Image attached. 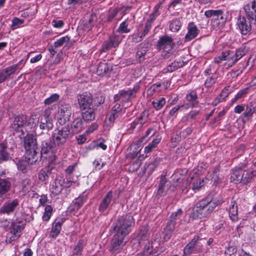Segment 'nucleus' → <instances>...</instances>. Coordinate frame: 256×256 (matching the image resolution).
<instances>
[{
	"mask_svg": "<svg viewBox=\"0 0 256 256\" xmlns=\"http://www.w3.org/2000/svg\"><path fill=\"white\" fill-rule=\"evenodd\" d=\"M60 96L57 94H52L49 98H47L44 100L45 104L48 105L52 103L56 102L59 99Z\"/></svg>",
	"mask_w": 256,
	"mask_h": 256,
	"instance_id": "51",
	"label": "nucleus"
},
{
	"mask_svg": "<svg viewBox=\"0 0 256 256\" xmlns=\"http://www.w3.org/2000/svg\"><path fill=\"white\" fill-rule=\"evenodd\" d=\"M32 134L28 132L24 140V146L26 150L24 158L19 160L16 164L18 170L24 174L31 170L32 168Z\"/></svg>",
	"mask_w": 256,
	"mask_h": 256,
	"instance_id": "3",
	"label": "nucleus"
},
{
	"mask_svg": "<svg viewBox=\"0 0 256 256\" xmlns=\"http://www.w3.org/2000/svg\"><path fill=\"white\" fill-rule=\"evenodd\" d=\"M50 170L48 167L42 168L38 174V178L42 181H44L48 178L50 174Z\"/></svg>",
	"mask_w": 256,
	"mask_h": 256,
	"instance_id": "40",
	"label": "nucleus"
},
{
	"mask_svg": "<svg viewBox=\"0 0 256 256\" xmlns=\"http://www.w3.org/2000/svg\"><path fill=\"white\" fill-rule=\"evenodd\" d=\"M160 86H161V84H158V83L154 84H152L148 88V92H158L159 90H158V88Z\"/></svg>",
	"mask_w": 256,
	"mask_h": 256,
	"instance_id": "64",
	"label": "nucleus"
},
{
	"mask_svg": "<svg viewBox=\"0 0 256 256\" xmlns=\"http://www.w3.org/2000/svg\"><path fill=\"white\" fill-rule=\"evenodd\" d=\"M10 184L6 179L0 178V194L6 193L10 188Z\"/></svg>",
	"mask_w": 256,
	"mask_h": 256,
	"instance_id": "36",
	"label": "nucleus"
},
{
	"mask_svg": "<svg viewBox=\"0 0 256 256\" xmlns=\"http://www.w3.org/2000/svg\"><path fill=\"white\" fill-rule=\"evenodd\" d=\"M244 9L248 19L254 21L256 25V0H253L250 4L244 5Z\"/></svg>",
	"mask_w": 256,
	"mask_h": 256,
	"instance_id": "16",
	"label": "nucleus"
},
{
	"mask_svg": "<svg viewBox=\"0 0 256 256\" xmlns=\"http://www.w3.org/2000/svg\"><path fill=\"white\" fill-rule=\"evenodd\" d=\"M169 182L164 176H162L158 190V194L160 196H164L168 189Z\"/></svg>",
	"mask_w": 256,
	"mask_h": 256,
	"instance_id": "26",
	"label": "nucleus"
},
{
	"mask_svg": "<svg viewBox=\"0 0 256 256\" xmlns=\"http://www.w3.org/2000/svg\"><path fill=\"white\" fill-rule=\"evenodd\" d=\"M108 70V66L106 63L100 62L97 68L96 72L98 75H103Z\"/></svg>",
	"mask_w": 256,
	"mask_h": 256,
	"instance_id": "47",
	"label": "nucleus"
},
{
	"mask_svg": "<svg viewBox=\"0 0 256 256\" xmlns=\"http://www.w3.org/2000/svg\"><path fill=\"white\" fill-rule=\"evenodd\" d=\"M132 42L134 43H137L142 40L144 37L142 34H140L138 33L134 34L132 36Z\"/></svg>",
	"mask_w": 256,
	"mask_h": 256,
	"instance_id": "57",
	"label": "nucleus"
},
{
	"mask_svg": "<svg viewBox=\"0 0 256 256\" xmlns=\"http://www.w3.org/2000/svg\"><path fill=\"white\" fill-rule=\"evenodd\" d=\"M78 101L80 110L93 108V98L90 93L86 92L78 95Z\"/></svg>",
	"mask_w": 256,
	"mask_h": 256,
	"instance_id": "11",
	"label": "nucleus"
},
{
	"mask_svg": "<svg viewBox=\"0 0 256 256\" xmlns=\"http://www.w3.org/2000/svg\"><path fill=\"white\" fill-rule=\"evenodd\" d=\"M122 36L120 34H114L110 36L108 39L105 41L102 44L103 51L116 48L118 46L122 39Z\"/></svg>",
	"mask_w": 256,
	"mask_h": 256,
	"instance_id": "12",
	"label": "nucleus"
},
{
	"mask_svg": "<svg viewBox=\"0 0 256 256\" xmlns=\"http://www.w3.org/2000/svg\"><path fill=\"white\" fill-rule=\"evenodd\" d=\"M26 122V116H18L14 118L13 123L11 124V128L16 132L21 131L22 134H24V130L28 132L25 126Z\"/></svg>",
	"mask_w": 256,
	"mask_h": 256,
	"instance_id": "13",
	"label": "nucleus"
},
{
	"mask_svg": "<svg viewBox=\"0 0 256 256\" xmlns=\"http://www.w3.org/2000/svg\"><path fill=\"white\" fill-rule=\"evenodd\" d=\"M31 180L30 178L24 179L22 183L24 190H31L32 186H30Z\"/></svg>",
	"mask_w": 256,
	"mask_h": 256,
	"instance_id": "54",
	"label": "nucleus"
},
{
	"mask_svg": "<svg viewBox=\"0 0 256 256\" xmlns=\"http://www.w3.org/2000/svg\"><path fill=\"white\" fill-rule=\"evenodd\" d=\"M174 46L172 38L167 35L160 37L157 44L158 48L163 50L162 56L164 58H168L172 54Z\"/></svg>",
	"mask_w": 256,
	"mask_h": 256,
	"instance_id": "7",
	"label": "nucleus"
},
{
	"mask_svg": "<svg viewBox=\"0 0 256 256\" xmlns=\"http://www.w3.org/2000/svg\"><path fill=\"white\" fill-rule=\"evenodd\" d=\"M238 206L236 202H232L231 206L230 208L229 215L231 220L234 222H236L238 220Z\"/></svg>",
	"mask_w": 256,
	"mask_h": 256,
	"instance_id": "30",
	"label": "nucleus"
},
{
	"mask_svg": "<svg viewBox=\"0 0 256 256\" xmlns=\"http://www.w3.org/2000/svg\"><path fill=\"white\" fill-rule=\"evenodd\" d=\"M237 251L235 246H228L224 252V256H234Z\"/></svg>",
	"mask_w": 256,
	"mask_h": 256,
	"instance_id": "48",
	"label": "nucleus"
},
{
	"mask_svg": "<svg viewBox=\"0 0 256 256\" xmlns=\"http://www.w3.org/2000/svg\"><path fill=\"white\" fill-rule=\"evenodd\" d=\"M83 120L86 122H90L95 118L96 114L93 108H88L85 110H80Z\"/></svg>",
	"mask_w": 256,
	"mask_h": 256,
	"instance_id": "29",
	"label": "nucleus"
},
{
	"mask_svg": "<svg viewBox=\"0 0 256 256\" xmlns=\"http://www.w3.org/2000/svg\"><path fill=\"white\" fill-rule=\"evenodd\" d=\"M220 56L224 60L232 61V62L233 60V57H232L230 53L228 51L223 52Z\"/></svg>",
	"mask_w": 256,
	"mask_h": 256,
	"instance_id": "55",
	"label": "nucleus"
},
{
	"mask_svg": "<svg viewBox=\"0 0 256 256\" xmlns=\"http://www.w3.org/2000/svg\"><path fill=\"white\" fill-rule=\"evenodd\" d=\"M199 236H196L185 246L184 250V254H190L192 252L194 246L198 244V241L200 240Z\"/></svg>",
	"mask_w": 256,
	"mask_h": 256,
	"instance_id": "28",
	"label": "nucleus"
},
{
	"mask_svg": "<svg viewBox=\"0 0 256 256\" xmlns=\"http://www.w3.org/2000/svg\"><path fill=\"white\" fill-rule=\"evenodd\" d=\"M242 72V70L238 69L237 70H232L230 72L231 77L235 78L238 77L240 74Z\"/></svg>",
	"mask_w": 256,
	"mask_h": 256,
	"instance_id": "63",
	"label": "nucleus"
},
{
	"mask_svg": "<svg viewBox=\"0 0 256 256\" xmlns=\"http://www.w3.org/2000/svg\"><path fill=\"white\" fill-rule=\"evenodd\" d=\"M248 22L244 16H240L237 20L236 24L241 34L243 35L247 34L252 29L251 24L254 21Z\"/></svg>",
	"mask_w": 256,
	"mask_h": 256,
	"instance_id": "14",
	"label": "nucleus"
},
{
	"mask_svg": "<svg viewBox=\"0 0 256 256\" xmlns=\"http://www.w3.org/2000/svg\"><path fill=\"white\" fill-rule=\"evenodd\" d=\"M52 212V208L50 205H47L44 208V212L42 218L44 221L48 222L50 218Z\"/></svg>",
	"mask_w": 256,
	"mask_h": 256,
	"instance_id": "46",
	"label": "nucleus"
},
{
	"mask_svg": "<svg viewBox=\"0 0 256 256\" xmlns=\"http://www.w3.org/2000/svg\"><path fill=\"white\" fill-rule=\"evenodd\" d=\"M186 99L187 101L191 102L190 106L192 107L196 106L198 104V101L197 100L198 96L196 92L194 90L192 91L188 94L186 96Z\"/></svg>",
	"mask_w": 256,
	"mask_h": 256,
	"instance_id": "34",
	"label": "nucleus"
},
{
	"mask_svg": "<svg viewBox=\"0 0 256 256\" xmlns=\"http://www.w3.org/2000/svg\"><path fill=\"white\" fill-rule=\"evenodd\" d=\"M248 90V88H247L240 90L239 92L236 95V99L239 100L244 96L246 94H247Z\"/></svg>",
	"mask_w": 256,
	"mask_h": 256,
	"instance_id": "61",
	"label": "nucleus"
},
{
	"mask_svg": "<svg viewBox=\"0 0 256 256\" xmlns=\"http://www.w3.org/2000/svg\"><path fill=\"white\" fill-rule=\"evenodd\" d=\"M148 51V48L144 46H140L138 48L136 52V58L140 62H141L144 60V56L146 54Z\"/></svg>",
	"mask_w": 256,
	"mask_h": 256,
	"instance_id": "45",
	"label": "nucleus"
},
{
	"mask_svg": "<svg viewBox=\"0 0 256 256\" xmlns=\"http://www.w3.org/2000/svg\"><path fill=\"white\" fill-rule=\"evenodd\" d=\"M255 110L256 106L254 104H253L252 102H250L246 104L245 112L243 114L245 117L249 118L252 116Z\"/></svg>",
	"mask_w": 256,
	"mask_h": 256,
	"instance_id": "38",
	"label": "nucleus"
},
{
	"mask_svg": "<svg viewBox=\"0 0 256 256\" xmlns=\"http://www.w3.org/2000/svg\"><path fill=\"white\" fill-rule=\"evenodd\" d=\"M74 132H78L83 128L82 121L80 118H76L73 121L71 126Z\"/></svg>",
	"mask_w": 256,
	"mask_h": 256,
	"instance_id": "33",
	"label": "nucleus"
},
{
	"mask_svg": "<svg viewBox=\"0 0 256 256\" xmlns=\"http://www.w3.org/2000/svg\"><path fill=\"white\" fill-rule=\"evenodd\" d=\"M96 21V16L88 14L84 18L82 22V26L84 31H89L94 25Z\"/></svg>",
	"mask_w": 256,
	"mask_h": 256,
	"instance_id": "24",
	"label": "nucleus"
},
{
	"mask_svg": "<svg viewBox=\"0 0 256 256\" xmlns=\"http://www.w3.org/2000/svg\"><path fill=\"white\" fill-rule=\"evenodd\" d=\"M118 195L116 192H113L112 190L109 191L104 197L100 202L98 210L100 212H104L110 206L113 205L116 202Z\"/></svg>",
	"mask_w": 256,
	"mask_h": 256,
	"instance_id": "10",
	"label": "nucleus"
},
{
	"mask_svg": "<svg viewBox=\"0 0 256 256\" xmlns=\"http://www.w3.org/2000/svg\"><path fill=\"white\" fill-rule=\"evenodd\" d=\"M247 50L245 47H241L238 48L233 57V60L232 62V66L238 60H240L242 56H244L246 53Z\"/></svg>",
	"mask_w": 256,
	"mask_h": 256,
	"instance_id": "31",
	"label": "nucleus"
},
{
	"mask_svg": "<svg viewBox=\"0 0 256 256\" xmlns=\"http://www.w3.org/2000/svg\"><path fill=\"white\" fill-rule=\"evenodd\" d=\"M52 25L56 28H61L64 26V23L62 20H54L52 22Z\"/></svg>",
	"mask_w": 256,
	"mask_h": 256,
	"instance_id": "62",
	"label": "nucleus"
},
{
	"mask_svg": "<svg viewBox=\"0 0 256 256\" xmlns=\"http://www.w3.org/2000/svg\"><path fill=\"white\" fill-rule=\"evenodd\" d=\"M58 114L61 118L60 120H64V122L70 120L72 115V110L69 104H62L58 108Z\"/></svg>",
	"mask_w": 256,
	"mask_h": 256,
	"instance_id": "18",
	"label": "nucleus"
},
{
	"mask_svg": "<svg viewBox=\"0 0 256 256\" xmlns=\"http://www.w3.org/2000/svg\"><path fill=\"white\" fill-rule=\"evenodd\" d=\"M18 204V200L17 199L9 200L0 208V212L2 214H9L15 210Z\"/></svg>",
	"mask_w": 256,
	"mask_h": 256,
	"instance_id": "17",
	"label": "nucleus"
},
{
	"mask_svg": "<svg viewBox=\"0 0 256 256\" xmlns=\"http://www.w3.org/2000/svg\"><path fill=\"white\" fill-rule=\"evenodd\" d=\"M122 108L120 104H116L112 108L110 112L108 120L111 122H114V120L122 114Z\"/></svg>",
	"mask_w": 256,
	"mask_h": 256,
	"instance_id": "25",
	"label": "nucleus"
},
{
	"mask_svg": "<svg viewBox=\"0 0 256 256\" xmlns=\"http://www.w3.org/2000/svg\"><path fill=\"white\" fill-rule=\"evenodd\" d=\"M134 222L132 216L126 214L119 216L114 222L112 228L116 234L126 236L131 232V227Z\"/></svg>",
	"mask_w": 256,
	"mask_h": 256,
	"instance_id": "4",
	"label": "nucleus"
},
{
	"mask_svg": "<svg viewBox=\"0 0 256 256\" xmlns=\"http://www.w3.org/2000/svg\"><path fill=\"white\" fill-rule=\"evenodd\" d=\"M200 30L193 22L189 23L188 32L184 38V42H188L194 38L199 34Z\"/></svg>",
	"mask_w": 256,
	"mask_h": 256,
	"instance_id": "21",
	"label": "nucleus"
},
{
	"mask_svg": "<svg viewBox=\"0 0 256 256\" xmlns=\"http://www.w3.org/2000/svg\"><path fill=\"white\" fill-rule=\"evenodd\" d=\"M23 228V226L19 224L14 222H11L8 226L6 230L8 233L6 239V243L11 244L18 239L22 234V230Z\"/></svg>",
	"mask_w": 256,
	"mask_h": 256,
	"instance_id": "8",
	"label": "nucleus"
},
{
	"mask_svg": "<svg viewBox=\"0 0 256 256\" xmlns=\"http://www.w3.org/2000/svg\"><path fill=\"white\" fill-rule=\"evenodd\" d=\"M166 104V100L164 98H160L159 99H156L152 102V106L156 110H160Z\"/></svg>",
	"mask_w": 256,
	"mask_h": 256,
	"instance_id": "44",
	"label": "nucleus"
},
{
	"mask_svg": "<svg viewBox=\"0 0 256 256\" xmlns=\"http://www.w3.org/2000/svg\"><path fill=\"white\" fill-rule=\"evenodd\" d=\"M24 22L23 20L20 19L18 18H14L12 20V24L11 25L12 28L14 30L18 27L20 26Z\"/></svg>",
	"mask_w": 256,
	"mask_h": 256,
	"instance_id": "52",
	"label": "nucleus"
},
{
	"mask_svg": "<svg viewBox=\"0 0 256 256\" xmlns=\"http://www.w3.org/2000/svg\"><path fill=\"white\" fill-rule=\"evenodd\" d=\"M127 27L128 24H126V22H123L122 23L120 24L117 31L121 33H128L130 32V30L127 28Z\"/></svg>",
	"mask_w": 256,
	"mask_h": 256,
	"instance_id": "53",
	"label": "nucleus"
},
{
	"mask_svg": "<svg viewBox=\"0 0 256 256\" xmlns=\"http://www.w3.org/2000/svg\"><path fill=\"white\" fill-rule=\"evenodd\" d=\"M245 166H237L231 170L230 182L236 184H247L252 182L254 174V172L248 170H244Z\"/></svg>",
	"mask_w": 256,
	"mask_h": 256,
	"instance_id": "5",
	"label": "nucleus"
},
{
	"mask_svg": "<svg viewBox=\"0 0 256 256\" xmlns=\"http://www.w3.org/2000/svg\"><path fill=\"white\" fill-rule=\"evenodd\" d=\"M69 40L70 38L68 36L62 37L54 42V46L55 48L60 47Z\"/></svg>",
	"mask_w": 256,
	"mask_h": 256,
	"instance_id": "49",
	"label": "nucleus"
},
{
	"mask_svg": "<svg viewBox=\"0 0 256 256\" xmlns=\"http://www.w3.org/2000/svg\"><path fill=\"white\" fill-rule=\"evenodd\" d=\"M216 82V78L212 76L208 78L205 82L204 85L206 88H210Z\"/></svg>",
	"mask_w": 256,
	"mask_h": 256,
	"instance_id": "56",
	"label": "nucleus"
},
{
	"mask_svg": "<svg viewBox=\"0 0 256 256\" xmlns=\"http://www.w3.org/2000/svg\"><path fill=\"white\" fill-rule=\"evenodd\" d=\"M19 68L18 64H14L0 70V83L6 80Z\"/></svg>",
	"mask_w": 256,
	"mask_h": 256,
	"instance_id": "19",
	"label": "nucleus"
},
{
	"mask_svg": "<svg viewBox=\"0 0 256 256\" xmlns=\"http://www.w3.org/2000/svg\"><path fill=\"white\" fill-rule=\"evenodd\" d=\"M212 200V198L208 197L199 201L196 204L191 214L192 218H202L207 217L217 206L222 202V200L214 202Z\"/></svg>",
	"mask_w": 256,
	"mask_h": 256,
	"instance_id": "2",
	"label": "nucleus"
},
{
	"mask_svg": "<svg viewBox=\"0 0 256 256\" xmlns=\"http://www.w3.org/2000/svg\"><path fill=\"white\" fill-rule=\"evenodd\" d=\"M159 5L155 6L154 12L150 15L148 18L146 22V24L152 25V23L156 20V18L160 14L158 12Z\"/></svg>",
	"mask_w": 256,
	"mask_h": 256,
	"instance_id": "42",
	"label": "nucleus"
},
{
	"mask_svg": "<svg viewBox=\"0 0 256 256\" xmlns=\"http://www.w3.org/2000/svg\"><path fill=\"white\" fill-rule=\"evenodd\" d=\"M160 142V140L158 139H155L153 140L152 142L149 144L148 146H147L144 148V152L146 153H149L152 149L155 148L156 145Z\"/></svg>",
	"mask_w": 256,
	"mask_h": 256,
	"instance_id": "50",
	"label": "nucleus"
},
{
	"mask_svg": "<svg viewBox=\"0 0 256 256\" xmlns=\"http://www.w3.org/2000/svg\"><path fill=\"white\" fill-rule=\"evenodd\" d=\"M48 116V112L46 111L44 114L41 116L40 124L39 126L40 129L49 130L52 128V120L49 118Z\"/></svg>",
	"mask_w": 256,
	"mask_h": 256,
	"instance_id": "23",
	"label": "nucleus"
},
{
	"mask_svg": "<svg viewBox=\"0 0 256 256\" xmlns=\"http://www.w3.org/2000/svg\"><path fill=\"white\" fill-rule=\"evenodd\" d=\"M182 214V210L180 208L176 212L172 214L170 216V220L168 222V224H172L174 226L176 225V222L178 218L180 217Z\"/></svg>",
	"mask_w": 256,
	"mask_h": 256,
	"instance_id": "41",
	"label": "nucleus"
},
{
	"mask_svg": "<svg viewBox=\"0 0 256 256\" xmlns=\"http://www.w3.org/2000/svg\"><path fill=\"white\" fill-rule=\"evenodd\" d=\"M126 236L115 233L112 237L111 242L110 252L114 254H118L123 249L126 244L125 240Z\"/></svg>",
	"mask_w": 256,
	"mask_h": 256,
	"instance_id": "9",
	"label": "nucleus"
},
{
	"mask_svg": "<svg viewBox=\"0 0 256 256\" xmlns=\"http://www.w3.org/2000/svg\"><path fill=\"white\" fill-rule=\"evenodd\" d=\"M70 134V129L68 126L62 127L61 129L56 130L52 134V142H46L42 145L41 149L36 148L34 140L33 138V159L34 156L38 155V158L41 159L42 154H46L52 150L54 146H62L68 140ZM38 158L34 160L38 161Z\"/></svg>",
	"mask_w": 256,
	"mask_h": 256,
	"instance_id": "1",
	"label": "nucleus"
},
{
	"mask_svg": "<svg viewBox=\"0 0 256 256\" xmlns=\"http://www.w3.org/2000/svg\"><path fill=\"white\" fill-rule=\"evenodd\" d=\"M184 65V62H178L174 61L172 62L168 66H167V70L169 72H172L178 68L182 67Z\"/></svg>",
	"mask_w": 256,
	"mask_h": 256,
	"instance_id": "39",
	"label": "nucleus"
},
{
	"mask_svg": "<svg viewBox=\"0 0 256 256\" xmlns=\"http://www.w3.org/2000/svg\"><path fill=\"white\" fill-rule=\"evenodd\" d=\"M204 16L207 18H212L211 24L215 29L222 28L226 20L224 12L221 10H207L204 12Z\"/></svg>",
	"mask_w": 256,
	"mask_h": 256,
	"instance_id": "6",
	"label": "nucleus"
},
{
	"mask_svg": "<svg viewBox=\"0 0 256 256\" xmlns=\"http://www.w3.org/2000/svg\"><path fill=\"white\" fill-rule=\"evenodd\" d=\"M192 130H193L192 128H190V127L187 128L184 130L180 132V134L182 137H183L184 138H185L192 132Z\"/></svg>",
	"mask_w": 256,
	"mask_h": 256,
	"instance_id": "60",
	"label": "nucleus"
},
{
	"mask_svg": "<svg viewBox=\"0 0 256 256\" xmlns=\"http://www.w3.org/2000/svg\"><path fill=\"white\" fill-rule=\"evenodd\" d=\"M181 26V22L179 18H174L170 22V30L172 32H176L178 31Z\"/></svg>",
	"mask_w": 256,
	"mask_h": 256,
	"instance_id": "35",
	"label": "nucleus"
},
{
	"mask_svg": "<svg viewBox=\"0 0 256 256\" xmlns=\"http://www.w3.org/2000/svg\"><path fill=\"white\" fill-rule=\"evenodd\" d=\"M64 183V179L61 177H56L52 184V192L54 195H58L61 193Z\"/></svg>",
	"mask_w": 256,
	"mask_h": 256,
	"instance_id": "22",
	"label": "nucleus"
},
{
	"mask_svg": "<svg viewBox=\"0 0 256 256\" xmlns=\"http://www.w3.org/2000/svg\"><path fill=\"white\" fill-rule=\"evenodd\" d=\"M84 240H80L78 242L76 245L73 250L72 253L74 255L79 256L82 254V252L84 248Z\"/></svg>",
	"mask_w": 256,
	"mask_h": 256,
	"instance_id": "43",
	"label": "nucleus"
},
{
	"mask_svg": "<svg viewBox=\"0 0 256 256\" xmlns=\"http://www.w3.org/2000/svg\"><path fill=\"white\" fill-rule=\"evenodd\" d=\"M174 227L172 224H166V228L162 232L163 238L164 240H168L172 236Z\"/></svg>",
	"mask_w": 256,
	"mask_h": 256,
	"instance_id": "32",
	"label": "nucleus"
},
{
	"mask_svg": "<svg viewBox=\"0 0 256 256\" xmlns=\"http://www.w3.org/2000/svg\"><path fill=\"white\" fill-rule=\"evenodd\" d=\"M230 93V91L228 89V88L226 87L220 92L219 96L221 97V98H222L224 100L225 98L228 96Z\"/></svg>",
	"mask_w": 256,
	"mask_h": 256,
	"instance_id": "58",
	"label": "nucleus"
},
{
	"mask_svg": "<svg viewBox=\"0 0 256 256\" xmlns=\"http://www.w3.org/2000/svg\"><path fill=\"white\" fill-rule=\"evenodd\" d=\"M64 218H58L54 222L50 236L51 238H56L60 234L62 226L64 222Z\"/></svg>",
	"mask_w": 256,
	"mask_h": 256,
	"instance_id": "20",
	"label": "nucleus"
},
{
	"mask_svg": "<svg viewBox=\"0 0 256 256\" xmlns=\"http://www.w3.org/2000/svg\"><path fill=\"white\" fill-rule=\"evenodd\" d=\"M87 198L86 196H80L76 198L72 202L74 208L78 210L86 202Z\"/></svg>",
	"mask_w": 256,
	"mask_h": 256,
	"instance_id": "37",
	"label": "nucleus"
},
{
	"mask_svg": "<svg viewBox=\"0 0 256 256\" xmlns=\"http://www.w3.org/2000/svg\"><path fill=\"white\" fill-rule=\"evenodd\" d=\"M203 180H201L200 179L198 180L196 182H194L192 189L194 190H199L202 186V183L203 182Z\"/></svg>",
	"mask_w": 256,
	"mask_h": 256,
	"instance_id": "59",
	"label": "nucleus"
},
{
	"mask_svg": "<svg viewBox=\"0 0 256 256\" xmlns=\"http://www.w3.org/2000/svg\"><path fill=\"white\" fill-rule=\"evenodd\" d=\"M139 86H134L132 89L120 90L122 98V102L124 104L130 102L132 98H136Z\"/></svg>",
	"mask_w": 256,
	"mask_h": 256,
	"instance_id": "15",
	"label": "nucleus"
},
{
	"mask_svg": "<svg viewBox=\"0 0 256 256\" xmlns=\"http://www.w3.org/2000/svg\"><path fill=\"white\" fill-rule=\"evenodd\" d=\"M10 154L8 152V148L6 144H0V164L11 159Z\"/></svg>",
	"mask_w": 256,
	"mask_h": 256,
	"instance_id": "27",
	"label": "nucleus"
}]
</instances>
